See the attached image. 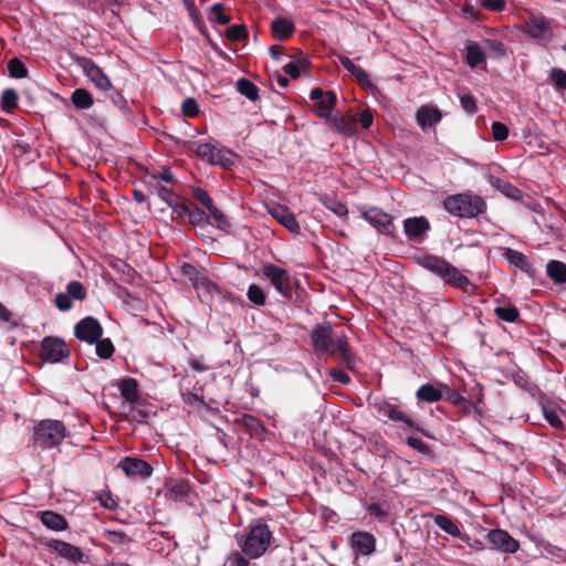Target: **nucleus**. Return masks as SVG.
<instances>
[{
    "label": "nucleus",
    "mask_w": 566,
    "mask_h": 566,
    "mask_svg": "<svg viewBox=\"0 0 566 566\" xmlns=\"http://www.w3.org/2000/svg\"><path fill=\"white\" fill-rule=\"evenodd\" d=\"M247 296L250 302L258 306H262L266 302V296L263 289L256 284H251L249 286Z\"/></svg>",
    "instance_id": "ea45409f"
},
{
    "label": "nucleus",
    "mask_w": 566,
    "mask_h": 566,
    "mask_svg": "<svg viewBox=\"0 0 566 566\" xmlns=\"http://www.w3.org/2000/svg\"><path fill=\"white\" fill-rule=\"evenodd\" d=\"M40 355L46 361L61 363L70 356V348L63 339L48 336L41 342Z\"/></svg>",
    "instance_id": "6e6552de"
},
{
    "label": "nucleus",
    "mask_w": 566,
    "mask_h": 566,
    "mask_svg": "<svg viewBox=\"0 0 566 566\" xmlns=\"http://www.w3.org/2000/svg\"><path fill=\"white\" fill-rule=\"evenodd\" d=\"M305 67V62L302 60H291L289 63L284 64L283 70L286 74H289L293 80L297 78L301 74V71Z\"/></svg>",
    "instance_id": "49530a36"
},
{
    "label": "nucleus",
    "mask_w": 566,
    "mask_h": 566,
    "mask_svg": "<svg viewBox=\"0 0 566 566\" xmlns=\"http://www.w3.org/2000/svg\"><path fill=\"white\" fill-rule=\"evenodd\" d=\"M262 275L268 279L274 289L284 297H291L292 283L287 270L275 265L274 263H263L261 266Z\"/></svg>",
    "instance_id": "0eeeda50"
},
{
    "label": "nucleus",
    "mask_w": 566,
    "mask_h": 566,
    "mask_svg": "<svg viewBox=\"0 0 566 566\" xmlns=\"http://www.w3.org/2000/svg\"><path fill=\"white\" fill-rule=\"evenodd\" d=\"M8 69L12 77L23 78L28 75V70L24 63L17 57L9 61Z\"/></svg>",
    "instance_id": "c03bdc74"
},
{
    "label": "nucleus",
    "mask_w": 566,
    "mask_h": 566,
    "mask_svg": "<svg viewBox=\"0 0 566 566\" xmlns=\"http://www.w3.org/2000/svg\"><path fill=\"white\" fill-rule=\"evenodd\" d=\"M83 72L99 90L107 91L112 87L111 81L103 71L90 59L82 57L78 61Z\"/></svg>",
    "instance_id": "dca6fc26"
},
{
    "label": "nucleus",
    "mask_w": 566,
    "mask_h": 566,
    "mask_svg": "<svg viewBox=\"0 0 566 566\" xmlns=\"http://www.w3.org/2000/svg\"><path fill=\"white\" fill-rule=\"evenodd\" d=\"M74 335L82 342L94 344L102 337L103 327L96 318L87 316L75 324Z\"/></svg>",
    "instance_id": "1a4fd4ad"
},
{
    "label": "nucleus",
    "mask_w": 566,
    "mask_h": 566,
    "mask_svg": "<svg viewBox=\"0 0 566 566\" xmlns=\"http://www.w3.org/2000/svg\"><path fill=\"white\" fill-rule=\"evenodd\" d=\"M416 397L426 402H437L442 399V391L431 384H424L417 390Z\"/></svg>",
    "instance_id": "c756f323"
},
{
    "label": "nucleus",
    "mask_w": 566,
    "mask_h": 566,
    "mask_svg": "<svg viewBox=\"0 0 566 566\" xmlns=\"http://www.w3.org/2000/svg\"><path fill=\"white\" fill-rule=\"evenodd\" d=\"M71 101L78 109H87L93 105L92 95L84 88H76L72 93Z\"/></svg>",
    "instance_id": "473e14b6"
},
{
    "label": "nucleus",
    "mask_w": 566,
    "mask_h": 566,
    "mask_svg": "<svg viewBox=\"0 0 566 566\" xmlns=\"http://www.w3.org/2000/svg\"><path fill=\"white\" fill-rule=\"evenodd\" d=\"M319 200L325 208H327L329 211H332L338 217H344L348 213L346 205L331 196H324Z\"/></svg>",
    "instance_id": "c9c22d12"
},
{
    "label": "nucleus",
    "mask_w": 566,
    "mask_h": 566,
    "mask_svg": "<svg viewBox=\"0 0 566 566\" xmlns=\"http://www.w3.org/2000/svg\"><path fill=\"white\" fill-rule=\"evenodd\" d=\"M505 259L522 271L530 273L532 271V264L525 254L511 248L504 250Z\"/></svg>",
    "instance_id": "bb28decb"
},
{
    "label": "nucleus",
    "mask_w": 566,
    "mask_h": 566,
    "mask_svg": "<svg viewBox=\"0 0 566 566\" xmlns=\"http://www.w3.org/2000/svg\"><path fill=\"white\" fill-rule=\"evenodd\" d=\"M224 566H249V562L240 553L235 552L228 557Z\"/></svg>",
    "instance_id": "e2e57ef3"
},
{
    "label": "nucleus",
    "mask_w": 566,
    "mask_h": 566,
    "mask_svg": "<svg viewBox=\"0 0 566 566\" xmlns=\"http://www.w3.org/2000/svg\"><path fill=\"white\" fill-rule=\"evenodd\" d=\"M488 539L492 547L504 553H515L520 544L504 530H492L488 533Z\"/></svg>",
    "instance_id": "2eb2a0df"
},
{
    "label": "nucleus",
    "mask_w": 566,
    "mask_h": 566,
    "mask_svg": "<svg viewBox=\"0 0 566 566\" xmlns=\"http://www.w3.org/2000/svg\"><path fill=\"white\" fill-rule=\"evenodd\" d=\"M227 38L231 41H242L248 38L244 25L234 24L227 29Z\"/></svg>",
    "instance_id": "8fccbe9b"
},
{
    "label": "nucleus",
    "mask_w": 566,
    "mask_h": 566,
    "mask_svg": "<svg viewBox=\"0 0 566 566\" xmlns=\"http://www.w3.org/2000/svg\"><path fill=\"white\" fill-rule=\"evenodd\" d=\"M295 25L293 21L286 18H277L272 22L271 30L273 35L279 40L290 38L294 32Z\"/></svg>",
    "instance_id": "a878e982"
},
{
    "label": "nucleus",
    "mask_w": 566,
    "mask_h": 566,
    "mask_svg": "<svg viewBox=\"0 0 566 566\" xmlns=\"http://www.w3.org/2000/svg\"><path fill=\"white\" fill-rule=\"evenodd\" d=\"M120 394L128 402L138 399V384L134 378H126L120 384Z\"/></svg>",
    "instance_id": "72a5a7b5"
},
{
    "label": "nucleus",
    "mask_w": 566,
    "mask_h": 566,
    "mask_svg": "<svg viewBox=\"0 0 566 566\" xmlns=\"http://www.w3.org/2000/svg\"><path fill=\"white\" fill-rule=\"evenodd\" d=\"M66 294L70 295L71 298L83 301L86 297V291L84 285L78 281H72L66 286Z\"/></svg>",
    "instance_id": "37998d69"
},
{
    "label": "nucleus",
    "mask_w": 566,
    "mask_h": 566,
    "mask_svg": "<svg viewBox=\"0 0 566 566\" xmlns=\"http://www.w3.org/2000/svg\"><path fill=\"white\" fill-rule=\"evenodd\" d=\"M333 128L345 136H354L357 132V125L354 118L336 115L332 118Z\"/></svg>",
    "instance_id": "b1692460"
},
{
    "label": "nucleus",
    "mask_w": 566,
    "mask_h": 566,
    "mask_svg": "<svg viewBox=\"0 0 566 566\" xmlns=\"http://www.w3.org/2000/svg\"><path fill=\"white\" fill-rule=\"evenodd\" d=\"M547 275L557 283H566V264L560 261H549L546 268Z\"/></svg>",
    "instance_id": "2f4dec72"
},
{
    "label": "nucleus",
    "mask_w": 566,
    "mask_h": 566,
    "mask_svg": "<svg viewBox=\"0 0 566 566\" xmlns=\"http://www.w3.org/2000/svg\"><path fill=\"white\" fill-rule=\"evenodd\" d=\"M18 104V95L14 90H6L1 96V105L6 109L14 108Z\"/></svg>",
    "instance_id": "603ef678"
},
{
    "label": "nucleus",
    "mask_w": 566,
    "mask_h": 566,
    "mask_svg": "<svg viewBox=\"0 0 566 566\" xmlns=\"http://www.w3.org/2000/svg\"><path fill=\"white\" fill-rule=\"evenodd\" d=\"M269 211L270 214L291 233L296 234L300 232V224L295 216L286 207L275 206Z\"/></svg>",
    "instance_id": "aec40b11"
},
{
    "label": "nucleus",
    "mask_w": 566,
    "mask_h": 566,
    "mask_svg": "<svg viewBox=\"0 0 566 566\" xmlns=\"http://www.w3.org/2000/svg\"><path fill=\"white\" fill-rule=\"evenodd\" d=\"M189 492V483L185 480H171L166 485V494L169 499L178 501Z\"/></svg>",
    "instance_id": "cd10ccee"
},
{
    "label": "nucleus",
    "mask_w": 566,
    "mask_h": 566,
    "mask_svg": "<svg viewBox=\"0 0 566 566\" xmlns=\"http://www.w3.org/2000/svg\"><path fill=\"white\" fill-rule=\"evenodd\" d=\"M311 99L314 101L313 109L322 118H328L336 104V95L332 91H323L319 87L312 90Z\"/></svg>",
    "instance_id": "ddd939ff"
},
{
    "label": "nucleus",
    "mask_w": 566,
    "mask_h": 566,
    "mask_svg": "<svg viewBox=\"0 0 566 566\" xmlns=\"http://www.w3.org/2000/svg\"><path fill=\"white\" fill-rule=\"evenodd\" d=\"M187 219H188V222L193 224V226L203 224L207 221H209V217L200 208H195V209H190L189 208Z\"/></svg>",
    "instance_id": "09e8293b"
},
{
    "label": "nucleus",
    "mask_w": 566,
    "mask_h": 566,
    "mask_svg": "<svg viewBox=\"0 0 566 566\" xmlns=\"http://www.w3.org/2000/svg\"><path fill=\"white\" fill-rule=\"evenodd\" d=\"M363 218L373 226L379 233L385 235L394 234L392 216L381 209L373 207L361 212Z\"/></svg>",
    "instance_id": "9d476101"
},
{
    "label": "nucleus",
    "mask_w": 566,
    "mask_h": 566,
    "mask_svg": "<svg viewBox=\"0 0 566 566\" xmlns=\"http://www.w3.org/2000/svg\"><path fill=\"white\" fill-rule=\"evenodd\" d=\"M193 151L199 158L211 165L227 168L233 164V153L221 146L218 142L195 143Z\"/></svg>",
    "instance_id": "423d86ee"
},
{
    "label": "nucleus",
    "mask_w": 566,
    "mask_h": 566,
    "mask_svg": "<svg viewBox=\"0 0 566 566\" xmlns=\"http://www.w3.org/2000/svg\"><path fill=\"white\" fill-rule=\"evenodd\" d=\"M192 197L198 200L206 209H208L209 207H211V205L213 203V200L212 198L209 196V193L203 190L202 188H195L192 190Z\"/></svg>",
    "instance_id": "6e6d98bb"
},
{
    "label": "nucleus",
    "mask_w": 566,
    "mask_h": 566,
    "mask_svg": "<svg viewBox=\"0 0 566 566\" xmlns=\"http://www.w3.org/2000/svg\"><path fill=\"white\" fill-rule=\"evenodd\" d=\"M483 8L491 11H501L505 7L503 0H476Z\"/></svg>",
    "instance_id": "0e129e2a"
},
{
    "label": "nucleus",
    "mask_w": 566,
    "mask_h": 566,
    "mask_svg": "<svg viewBox=\"0 0 566 566\" xmlns=\"http://www.w3.org/2000/svg\"><path fill=\"white\" fill-rule=\"evenodd\" d=\"M525 32L538 43H547L553 38L551 21L544 17H531L525 22Z\"/></svg>",
    "instance_id": "9b49d317"
},
{
    "label": "nucleus",
    "mask_w": 566,
    "mask_h": 566,
    "mask_svg": "<svg viewBox=\"0 0 566 566\" xmlns=\"http://www.w3.org/2000/svg\"><path fill=\"white\" fill-rule=\"evenodd\" d=\"M407 444L422 454L428 455L431 453L430 447L418 438L409 437L407 439Z\"/></svg>",
    "instance_id": "13d9d810"
},
{
    "label": "nucleus",
    "mask_w": 566,
    "mask_h": 566,
    "mask_svg": "<svg viewBox=\"0 0 566 566\" xmlns=\"http://www.w3.org/2000/svg\"><path fill=\"white\" fill-rule=\"evenodd\" d=\"M460 104L468 114H474L476 112L475 99L472 95L464 94L460 96Z\"/></svg>",
    "instance_id": "680f3d73"
},
{
    "label": "nucleus",
    "mask_w": 566,
    "mask_h": 566,
    "mask_svg": "<svg viewBox=\"0 0 566 566\" xmlns=\"http://www.w3.org/2000/svg\"><path fill=\"white\" fill-rule=\"evenodd\" d=\"M489 182L507 198L514 200L522 199V191L511 182H507L494 176H489Z\"/></svg>",
    "instance_id": "393cba45"
},
{
    "label": "nucleus",
    "mask_w": 566,
    "mask_h": 566,
    "mask_svg": "<svg viewBox=\"0 0 566 566\" xmlns=\"http://www.w3.org/2000/svg\"><path fill=\"white\" fill-rule=\"evenodd\" d=\"M311 340L316 352L327 353L348 368L354 367L355 357L349 350L345 333H334L329 324H322L312 331Z\"/></svg>",
    "instance_id": "f257e3e1"
},
{
    "label": "nucleus",
    "mask_w": 566,
    "mask_h": 566,
    "mask_svg": "<svg viewBox=\"0 0 566 566\" xmlns=\"http://www.w3.org/2000/svg\"><path fill=\"white\" fill-rule=\"evenodd\" d=\"M209 18L221 25H226L231 21L230 17L223 13V6L221 3H214L211 7Z\"/></svg>",
    "instance_id": "a18cd8bd"
},
{
    "label": "nucleus",
    "mask_w": 566,
    "mask_h": 566,
    "mask_svg": "<svg viewBox=\"0 0 566 566\" xmlns=\"http://www.w3.org/2000/svg\"><path fill=\"white\" fill-rule=\"evenodd\" d=\"M416 262L452 287L463 292H469L470 287H473L467 275L462 274L454 265L442 258L437 255H423L416 258Z\"/></svg>",
    "instance_id": "f03ea898"
},
{
    "label": "nucleus",
    "mask_w": 566,
    "mask_h": 566,
    "mask_svg": "<svg viewBox=\"0 0 566 566\" xmlns=\"http://www.w3.org/2000/svg\"><path fill=\"white\" fill-rule=\"evenodd\" d=\"M433 521L443 532L448 533L453 537L462 538L459 524L451 517L438 514L433 516Z\"/></svg>",
    "instance_id": "c85d7f7f"
},
{
    "label": "nucleus",
    "mask_w": 566,
    "mask_h": 566,
    "mask_svg": "<svg viewBox=\"0 0 566 566\" xmlns=\"http://www.w3.org/2000/svg\"><path fill=\"white\" fill-rule=\"evenodd\" d=\"M238 92L249 98L250 101H256L259 98V88L254 83L247 78H240L237 82Z\"/></svg>",
    "instance_id": "f704fd0d"
},
{
    "label": "nucleus",
    "mask_w": 566,
    "mask_h": 566,
    "mask_svg": "<svg viewBox=\"0 0 566 566\" xmlns=\"http://www.w3.org/2000/svg\"><path fill=\"white\" fill-rule=\"evenodd\" d=\"M172 209V219H181L188 217L189 207L178 200L174 205L169 206Z\"/></svg>",
    "instance_id": "052dcab7"
},
{
    "label": "nucleus",
    "mask_w": 566,
    "mask_h": 566,
    "mask_svg": "<svg viewBox=\"0 0 566 566\" xmlns=\"http://www.w3.org/2000/svg\"><path fill=\"white\" fill-rule=\"evenodd\" d=\"M485 55L478 44H470L467 46V62L471 67H476L484 62Z\"/></svg>",
    "instance_id": "e433bc0d"
},
{
    "label": "nucleus",
    "mask_w": 566,
    "mask_h": 566,
    "mask_svg": "<svg viewBox=\"0 0 566 566\" xmlns=\"http://www.w3.org/2000/svg\"><path fill=\"white\" fill-rule=\"evenodd\" d=\"M104 536L109 543L117 545L127 544L132 541L126 533L118 531H105Z\"/></svg>",
    "instance_id": "3c124183"
},
{
    "label": "nucleus",
    "mask_w": 566,
    "mask_h": 566,
    "mask_svg": "<svg viewBox=\"0 0 566 566\" xmlns=\"http://www.w3.org/2000/svg\"><path fill=\"white\" fill-rule=\"evenodd\" d=\"M492 136L495 142H503L509 136V128L500 122H494L492 124Z\"/></svg>",
    "instance_id": "5fc2aeb1"
},
{
    "label": "nucleus",
    "mask_w": 566,
    "mask_h": 566,
    "mask_svg": "<svg viewBox=\"0 0 566 566\" xmlns=\"http://www.w3.org/2000/svg\"><path fill=\"white\" fill-rule=\"evenodd\" d=\"M158 196H159V197H160L165 202H167V205H168V206H171V205H174V202H176V201H177V199L175 198L174 192H172L170 189H168V188H166V187H164V186H160V187L158 188Z\"/></svg>",
    "instance_id": "338daca9"
},
{
    "label": "nucleus",
    "mask_w": 566,
    "mask_h": 566,
    "mask_svg": "<svg viewBox=\"0 0 566 566\" xmlns=\"http://www.w3.org/2000/svg\"><path fill=\"white\" fill-rule=\"evenodd\" d=\"M118 467L128 476H139L142 479L149 478L153 473L151 465L143 459L126 457L124 458Z\"/></svg>",
    "instance_id": "4468645a"
},
{
    "label": "nucleus",
    "mask_w": 566,
    "mask_h": 566,
    "mask_svg": "<svg viewBox=\"0 0 566 566\" xmlns=\"http://www.w3.org/2000/svg\"><path fill=\"white\" fill-rule=\"evenodd\" d=\"M272 533L265 523L251 526L249 533L239 541L242 552L250 558L262 556L270 546Z\"/></svg>",
    "instance_id": "39448f33"
},
{
    "label": "nucleus",
    "mask_w": 566,
    "mask_h": 566,
    "mask_svg": "<svg viewBox=\"0 0 566 566\" xmlns=\"http://www.w3.org/2000/svg\"><path fill=\"white\" fill-rule=\"evenodd\" d=\"M443 208L459 218H475L486 211V202L472 192H461L448 196L443 200Z\"/></svg>",
    "instance_id": "7ed1b4c3"
},
{
    "label": "nucleus",
    "mask_w": 566,
    "mask_h": 566,
    "mask_svg": "<svg viewBox=\"0 0 566 566\" xmlns=\"http://www.w3.org/2000/svg\"><path fill=\"white\" fill-rule=\"evenodd\" d=\"M349 543L356 554L364 556L371 555L376 549V538L369 532L358 531L353 533Z\"/></svg>",
    "instance_id": "f3484780"
},
{
    "label": "nucleus",
    "mask_w": 566,
    "mask_h": 566,
    "mask_svg": "<svg viewBox=\"0 0 566 566\" xmlns=\"http://www.w3.org/2000/svg\"><path fill=\"white\" fill-rule=\"evenodd\" d=\"M97 500L101 506L109 511H115L118 506L117 500L112 495L109 491H102L97 495Z\"/></svg>",
    "instance_id": "de8ad7c7"
},
{
    "label": "nucleus",
    "mask_w": 566,
    "mask_h": 566,
    "mask_svg": "<svg viewBox=\"0 0 566 566\" xmlns=\"http://www.w3.org/2000/svg\"><path fill=\"white\" fill-rule=\"evenodd\" d=\"M339 62L349 73H352L357 78L358 82L363 83L364 81L368 80L367 73L360 67L356 66L350 59L346 56H339Z\"/></svg>",
    "instance_id": "4c0bfd02"
},
{
    "label": "nucleus",
    "mask_w": 566,
    "mask_h": 566,
    "mask_svg": "<svg viewBox=\"0 0 566 566\" xmlns=\"http://www.w3.org/2000/svg\"><path fill=\"white\" fill-rule=\"evenodd\" d=\"M66 436V427L60 420L45 419L33 426V444L40 449L59 447Z\"/></svg>",
    "instance_id": "20e7f679"
},
{
    "label": "nucleus",
    "mask_w": 566,
    "mask_h": 566,
    "mask_svg": "<svg viewBox=\"0 0 566 566\" xmlns=\"http://www.w3.org/2000/svg\"><path fill=\"white\" fill-rule=\"evenodd\" d=\"M329 376L335 380V381H338L340 384H348L350 381V377L347 373H345L344 370H340V369H331L329 370Z\"/></svg>",
    "instance_id": "774afa93"
},
{
    "label": "nucleus",
    "mask_w": 566,
    "mask_h": 566,
    "mask_svg": "<svg viewBox=\"0 0 566 566\" xmlns=\"http://www.w3.org/2000/svg\"><path fill=\"white\" fill-rule=\"evenodd\" d=\"M430 229V223L424 217L407 218L403 221V230L410 240L419 239Z\"/></svg>",
    "instance_id": "412c9836"
},
{
    "label": "nucleus",
    "mask_w": 566,
    "mask_h": 566,
    "mask_svg": "<svg viewBox=\"0 0 566 566\" xmlns=\"http://www.w3.org/2000/svg\"><path fill=\"white\" fill-rule=\"evenodd\" d=\"M46 547L72 563H86L88 560V557L80 547L61 539L46 542Z\"/></svg>",
    "instance_id": "f8f14e48"
},
{
    "label": "nucleus",
    "mask_w": 566,
    "mask_h": 566,
    "mask_svg": "<svg viewBox=\"0 0 566 566\" xmlns=\"http://www.w3.org/2000/svg\"><path fill=\"white\" fill-rule=\"evenodd\" d=\"M181 108H182L184 115H186L188 117H195L199 113L198 104L193 98L185 99Z\"/></svg>",
    "instance_id": "bf43d9fd"
},
{
    "label": "nucleus",
    "mask_w": 566,
    "mask_h": 566,
    "mask_svg": "<svg viewBox=\"0 0 566 566\" xmlns=\"http://www.w3.org/2000/svg\"><path fill=\"white\" fill-rule=\"evenodd\" d=\"M495 315L504 322L513 323L518 318V311L515 306H497L494 310Z\"/></svg>",
    "instance_id": "58836bf2"
},
{
    "label": "nucleus",
    "mask_w": 566,
    "mask_h": 566,
    "mask_svg": "<svg viewBox=\"0 0 566 566\" xmlns=\"http://www.w3.org/2000/svg\"><path fill=\"white\" fill-rule=\"evenodd\" d=\"M41 523L49 530L54 532H62L69 527L66 518L53 511H44L40 513Z\"/></svg>",
    "instance_id": "5701e85b"
},
{
    "label": "nucleus",
    "mask_w": 566,
    "mask_h": 566,
    "mask_svg": "<svg viewBox=\"0 0 566 566\" xmlns=\"http://www.w3.org/2000/svg\"><path fill=\"white\" fill-rule=\"evenodd\" d=\"M241 423L251 433H258L262 430V424L260 421L251 415H244L241 418Z\"/></svg>",
    "instance_id": "864d4df0"
},
{
    "label": "nucleus",
    "mask_w": 566,
    "mask_h": 566,
    "mask_svg": "<svg viewBox=\"0 0 566 566\" xmlns=\"http://www.w3.org/2000/svg\"><path fill=\"white\" fill-rule=\"evenodd\" d=\"M544 416L547 422L554 428H560L563 426V421L559 416L554 410L544 409Z\"/></svg>",
    "instance_id": "69168bd1"
},
{
    "label": "nucleus",
    "mask_w": 566,
    "mask_h": 566,
    "mask_svg": "<svg viewBox=\"0 0 566 566\" xmlns=\"http://www.w3.org/2000/svg\"><path fill=\"white\" fill-rule=\"evenodd\" d=\"M549 78L556 90L566 91V72L564 70L558 67L552 69Z\"/></svg>",
    "instance_id": "a19ab883"
},
{
    "label": "nucleus",
    "mask_w": 566,
    "mask_h": 566,
    "mask_svg": "<svg viewBox=\"0 0 566 566\" xmlns=\"http://www.w3.org/2000/svg\"><path fill=\"white\" fill-rule=\"evenodd\" d=\"M182 274L187 276L195 285L196 289L202 287L208 292L218 290L217 284L211 282L205 274H202L196 266L185 263L181 266Z\"/></svg>",
    "instance_id": "6ab92c4d"
},
{
    "label": "nucleus",
    "mask_w": 566,
    "mask_h": 566,
    "mask_svg": "<svg viewBox=\"0 0 566 566\" xmlns=\"http://www.w3.org/2000/svg\"><path fill=\"white\" fill-rule=\"evenodd\" d=\"M114 345L109 338L98 339L96 342V354L102 359H107L114 354Z\"/></svg>",
    "instance_id": "79ce46f5"
},
{
    "label": "nucleus",
    "mask_w": 566,
    "mask_h": 566,
    "mask_svg": "<svg viewBox=\"0 0 566 566\" xmlns=\"http://www.w3.org/2000/svg\"><path fill=\"white\" fill-rule=\"evenodd\" d=\"M416 118L418 125L426 129L437 125L441 120L442 114L436 106L424 105L417 111Z\"/></svg>",
    "instance_id": "4be33fe9"
},
{
    "label": "nucleus",
    "mask_w": 566,
    "mask_h": 566,
    "mask_svg": "<svg viewBox=\"0 0 566 566\" xmlns=\"http://www.w3.org/2000/svg\"><path fill=\"white\" fill-rule=\"evenodd\" d=\"M55 306L62 311H69L72 308V298L66 293H57L54 298Z\"/></svg>",
    "instance_id": "4d7b16f0"
},
{
    "label": "nucleus",
    "mask_w": 566,
    "mask_h": 566,
    "mask_svg": "<svg viewBox=\"0 0 566 566\" xmlns=\"http://www.w3.org/2000/svg\"><path fill=\"white\" fill-rule=\"evenodd\" d=\"M207 210L210 214L209 221H207V222L212 226H216L218 229H220L224 232H229V230L231 228V223L228 220V218L226 217V214L221 210H219L214 206V203H212L211 207H209Z\"/></svg>",
    "instance_id": "7c9ffc66"
},
{
    "label": "nucleus",
    "mask_w": 566,
    "mask_h": 566,
    "mask_svg": "<svg viewBox=\"0 0 566 566\" xmlns=\"http://www.w3.org/2000/svg\"><path fill=\"white\" fill-rule=\"evenodd\" d=\"M378 412L380 416L387 417L391 421L402 422L406 426L419 430L423 433V430H421L417 423L409 416L402 412L396 405H392L388 401H382L378 405ZM424 434L427 433L424 432Z\"/></svg>",
    "instance_id": "a211bd4d"
}]
</instances>
